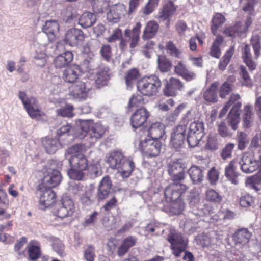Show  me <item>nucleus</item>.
<instances>
[{"mask_svg": "<svg viewBox=\"0 0 261 261\" xmlns=\"http://www.w3.org/2000/svg\"><path fill=\"white\" fill-rule=\"evenodd\" d=\"M207 178L211 185L216 184L219 178V171L216 167L211 168L207 173Z\"/></svg>", "mask_w": 261, "mask_h": 261, "instance_id": "nucleus-51", "label": "nucleus"}, {"mask_svg": "<svg viewBox=\"0 0 261 261\" xmlns=\"http://www.w3.org/2000/svg\"><path fill=\"white\" fill-rule=\"evenodd\" d=\"M109 69L107 67L102 66L99 67L97 74L95 84L97 88H100L107 84L110 79L109 74Z\"/></svg>", "mask_w": 261, "mask_h": 261, "instance_id": "nucleus-26", "label": "nucleus"}, {"mask_svg": "<svg viewBox=\"0 0 261 261\" xmlns=\"http://www.w3.org/2000/svg\"><path fill=\"white\" fill-rule=\"evenodd\" d=\"M80 67L76 64L66 65V82L75 83L79 75Z\"/></svg>", "mask_w": 261, "mask_h": 261, "instance_id": "nucleus-36", "label": "nucleus"}, {"mask_svg": "<svg viewBox=\"0 0 261 261\" xmlns=\"http://www.w3.org/2000/svg\"><path fill=\"white\" fill-rule=\"evenodd\" d=\"M119 169H118L121 175L124 178L128 177L135 168V164L131 160L124 157V160L120 164Z\"/></svg>", "mask_w": 261, "mask_h": 261, "instance_id": "nucleus-31", "label": "nucleus"}, {"mask_svg": "<svg viewBox=\"0 0 261 261\" xmlns=\"http://www.w3.org/2000/svg\"><path fill=\"white\" fill-rule=\"evenodd\" d=\"M110 0H92L91 5L95 13H102L107 10L109 6Z\"/></svg>", "mask_w": 261, "mask_h": 261, "instance_id": "nucleus-42", "label": "nucleus"}, {"mask_svg": "<svg viewBox=\"0 0 261 261\" xmlns=\"http://www.w3.org/2000/svg\"><path fill=\"white\" fill-rule=\"evenodd\" d=\"M186 125L185 124L178 125L171 137L170 144L176 150L180 148L184 145L185 141Z\"/></svg>", "mask_w": 261, "mask_h": 261, "instance_id": "nucleus-13", "label": "nucleus"}, {"mask_svg": "<svg viewBox=\"0 0 261 261\" xmlns=\"http://www.w3.org/2000/svg\"><path fill=\"white\" fill-rule=\"evenodd\" d=\"M145 104V99L143 95L140 94H134L129 98L127 109L128 111H132L135 108H143Z\"/></svg>", "mask_w": 261, "mask_h": 261, "instance_id": "nucleus-39", "label": "nucleus"}, {"mask_svg": "<svg viewBox=\"0 0 261 261\" xmlns=\"http://www.w3.org/2000/svg\"><path fill=\"white\" fill-rule=\"evenodd\" d=\"M205 199L207 201L220 204L222 201V196L216 190L208 189L205 192Z\"/></svg>", "mask_w": 261, "mask_h": 261, "instance_id": "nucleus-40", "label": "nucleus"}, {"mask_svg": "<svg viewBox=\"0 0 261 261\" xmlns=\"http://www.w3.org/2000/svg\"><path fill=\"white\" fill-rule=\"evenodd\" d=\"M37 195L39 197V207L44 210L51 206L56 199V194L51 189L37 187Z\"/></svg>", "mask_w": 261, "mask_h": 261, "instance_id": "nucleus-10", "label": "nucleus"}, {"mask_svg": "<svg viewBox=\"0 0 261 261\" xmlns=\"http://www.w3.org/2000/svg\"><path fill=\"white\" fill-rule=\"evenodd\" d=\"M150 116V113L145 108L137 109L132 115L130 123L134 130L144 126Z\"/></svg>", "mask_w": 261, "mask_h": 261, "instance_id": "nucleus-12", "label": "nucleus"}, {"mask_svg": "<svg viewBox=\"0 0 261 261\" xmlns=\"http://www.w3.org/2000/svg\"><path fill=\"white\" fill-rule=\"evenodd\" d=\"M166 49L171 56L178 58L180 57L181 51L176 47L173 42L170 41L167 42Z\"/></svg>", "mask_w": 261, "mask_h": 261, "instance_id": "nucleus-55", "label": "nucleus"}, {"mask_svg": "<svg viewBox=\"0 0 261 261\" xmlns=\"http://www.w3.org/2000/svg\"><path fill=\"white\" fill-rule=\"evenodd\" d=\"M251 236L252 233L247 228H242L235 231L232 240L236 244L244 246L249 243Z\"/></svg>", "mask_w": 261, "mask_h": 261, "instance_id": "nucleus-20", "label": "nucleus"}, {"mask_svg": "<svg viewBox=\"0 0 261 261\" xmlns=\"http://www.w3.org/2000/svg\"><path fill=\"white\" fill-rule=\"evenodd\" d=\"M237 140L238 142V149L240 150H244L249 143L247 135L243 132H238Z\"/></svg>", "mask_w": 261, "mask_h": 261, "instance_id": "nucleus-48", "label": "nucleus"}, {"mask_svg": "<svg viewBox=\"0 0 261 261\" xmlns=\"http://www.w3.org/2000/svg\"><path fill=\"white\" fill-rule=\"evenodd\" d=\"M171 244V249L173 254L177 257H180L181 254L185 252L183 259L187 261H194V257L189 251H185L188 246V241L184 240L181 234L171 232L167 239Z\"/></svg>", "mask_w": 261, "mask_h": 261, "instance_id": "nucleus-3", "label": "nucleus"}, {"mask_svg": "<svg viewBox=\"0 0 261 261\" xmlns=\"http://www.w3.org/2000/svg\"><path fill=\"white\" fill-rule=\"evenodd\" d=\"M237 162L236 160L231 161L225 168V176L226 178L234 185L238 184V177L240 173L237 171Z\"/></svg>", "mask_w": 261, "mask_h": 261, "instance_id": "nucleus-21", "label": "nucleus"}, {"mask_svg": "<svg viewBox=\"0 0 261 261\" xmlns=\"http://www.w3.org/2000/svg\"><path fill=\"white\" fill-rule=\"evenodd\" d=\"M95 257V248L92 245H89L84 252L85 258L87 261H94Z\"/></svg>", "mask_w": 261, "mask_h": 261, "instance_id": "nucleus-64", "label": "nucleus"}, {"mask_svg": "<svg viewBox=\"0 0 261 261\" xmlns=\"http://www.w3.org/2000/svg\"><path fill=\"white\" fill-rule=\"evenodd\" d=\"M46 55L42 52L37 53L34 56L35 64L40 67H43L46 63Z\"/></svg>", "mask_w": 261, "mask_h": 261, "instance_id": "nucleus-61", "label": "nucleus"}, {"mask_svg": "<svg viewBox=\"0 0 261 261\" xmlns=\"http://www.w3.org/2000/svg\"><path fill=\"white\" fill-rule=\"evenodd\" d=\"M55 167V165L46 166L43 171L44 177L42 182L38 186L52 189L60 184L61 181V174Z\"/></svg>", "mask_w": 261, "mask_h": 261, "instance_id": "nucleus-4", "label": "nucleus"}, {"mask_svg": "<svg viewBox=\"0 0 261 261\" xmlns=\"http://www.w3.org/2000/svg\"><path fill=\"white\" fill-rule=\"evenodd\" d=\"M239 75L241 79V84L242 86L251 87L252 86V80L248 72L246 67L244 66H241L240 67Z\"/></svg>", "mask_w": 261, "mask_h": 261, "instance_id": "nucleus-44", "label": "nucleus"}, {"mask_svg": "<svg viewBox=\"0 0 261 261\" xmlns=\"http://www.w3.org/2000/svg\"><path fill=\"white\" fill-rule=\"evenodd\" d=\"M250 43L254 51L253 57L249 45L246 44L242 49V59L243 62L248 67L249 71H252L256 68V63L254 60H256L260 56L261 50L260 38L257 35H253L250 40Z\"/></svg>", "mask_w": 261, "mask_h": 261, "instance_id": "nucleus-1", "label": "nucleus"}, {"mask_svg": "<svg viewBox=\"0 0 261 261\" xmlns=\"http://www.w3.org/2000/svg\"><path fill=\"white\" fill-rule=\"evenodd\" d=\"M91 89L90 84L81 81L75 82L68 87L69 95L74 99L85 100Z\"/></svg>", "mask_w": 261, "mask_h": 261, "instance_id": "nucleus-8", "label": "nucleus"}, {"mask_svg": "<svg viewBox=\"0 0 261 261\" xmlns=\"http://www.w3.org/2000/svg\"><path fill=\"white\" fill-rule=\"evenodd\" d=\"M140 76L139 71L137 68H132L128 70L125 76V83L127 86L131 85Z\"/></svg>", "mask_w": 261, "mask_h": 261, "instance_id": "nucleus-45", "label": "nucleus"}, {"mask_svg": "<svg viewBox=\"0 0 261 261\" xmlns=\"http://www.w3.org/2000/svg\"><path fill=\"white\" fill-rule=\"evenodd\" d=\"M233 84L229 82L227 79L220 87L219 89V96L221 98H224L232 90Z\"/></svg>", "mask_w": 261, "mask_h": 261, "instance_id": "nucleus-50", "label": "nucleus"}, {"mask_svg": "<svg viewBox=\"0 0 261 261\" xmlns=\"http://www.w3.org/2000/svg\"><path fill=\"white\" fill-rule=\"evenodd\" d=\"M223 37L220 35L216 36V39L210 47V55L211 56L218 59L221 55L220 46L223 42Z\"/></svg>", "mask_w": 261, "mask_h": 261, "instance_id": "nucleus-34", "label": "nucleus"}, {"mask_svg": "<svg viewBox=\"0 0 261 261\" xmlns=\"http://www.w3.org/2000/svg\"><path fill=\"white\" fill-rule=\"evenodd\" d=\"M112 187L111 178L108 175L104 176L99 183L96 194V199L98 201H102L108 197Z\"/></svg>", "mask_w": 261, "mask_h": 261, "instance_id": "nucleus-16", "label": "nucleus"}, {"mask_svg": "<svg viewBox=\"0 0 261 261\" xmlns=\"http://www.w3.org/2000/svg\"><path fill=\"white\" fill-rule=\"evenodd\" d=\"M171 66V61L165 56L159 55L158 56V67L161 71L167 72L170 70Z\"/></svg>", "mask_w": 261, "mask_h": 261, "instance_id": "nucleus-43", "label": "nucleus"}, {"mask_svg": "<svg viewBox=\"0 0 261 261\" xmlns=\"http://www.w3.org/2000/svg\"><path fill=\"white\" fill-rule=\"evenodd\" d=\"M137 241V238L132 236L125 238L118 248L117 255L119 256H124L131 247L136 245Z\"/></svg>", "mask_w": 261, "mask_h": 261, "instance_id": "nucleus-25", "label": "nucleus"}, {"mask_svg": "<svg viewBox=\"0 0 261 261\" xmlns=\"http://www.w3.org/2000/svg\"><path fill=\"white\" fill-rule=\"evenodd\" d=\"M173 202L171 209L172 212L175 215L180 214L184 210L185 204L181 199H179L176 201H171Z\"/></svg>", "mask_w": 261, "mask_h": 261, "instance_id": "nucleus-59", "label": "nucleus"}, {"mask_svg": "<svg viewBox=\"0 0 261 261\" xmlns=\"http://www.w3.org/2000/svg\"><path fill=\"white\" fill-rule=\"evenodd\" d=\"M225 17L221 13H216L213 17L211 30L214 35H216L218 29L225 21Z\"/></svg>", "mask_w": 261, "mask_h": 261, "instance_id": "nucleus-41", "label": "nucleus"}, {"mask_svg": "<svg viewBox=\"0 0 261 261\" xmlns=\"http://www.w3.org/2000/svg\"><path fill=\"white\" fill-rule=\"evenodd\" d=\"M252 115L253 113L251 110V106L249 105H246L244 107L243 119L245 125L247 126H248L251 122Z\"/></svg>", "mask_w": 261, "mask_h": 261, "instance_id": "nucleus-57", "label": "nucleus"}, {"mask_svg": "<svg viewBox=\"0 0 261 261\" xmlns=\"http://www.w3.org/2000/svg\"><path fill=\"white\" fill-rule=\"evenodd\" d=\"M84 170L74 168L70 166V169L68 170L67 174L69 177L72 179L76 180H82L84 176Z\"/></svg>", "mask_w": 261, "mask_h": 261, "instance_id": "nucleus-49", "label": "nucleus"}, {"mask_svg": "<svg viewBox=\"0 0 261 261\" xmlns=\"http://www.w3.org/2000/svg\"><path fill=\"white\" fill-rule=\"evenodd\" d=\"M28 253L30 259L35 260L40 255V248L38 246L30 243L28 245Z\"/></svg>", "mask_w": 261, "mask_h": 261, "instance_id": "nucleus-52", "label": "nucleus"}, {"mask_svg": "<svg viewBox=\"0 0 261 261\" xmlns=\"http://www.w3.org/2000/svg\"><path fill=\"white\" fill-rule=\"evenodd\" d=\"M219 83L218 82L213 83L211 86L204 92V99L211 103H215L217 101V90Z\"/></svg>", "mask_w": 261, "mask_h": 261, "instance_id": "nucleus-32", "label": "nucleus"}, {"mask_svg": "<svg viewBox=\"0 0 261 261\" xmlns=\"http://www.w3.org/2000/svg\"><path fill=\"white\" fill-rule=\"evenodd\" d=\"M176 10V6L171 0L167 1L163 7L162 11L159 12L158 18L160 20H167V26L168 27L170 23V17L172 16Z\"/></svg>", "mask_w": 261, "mask_h": 261, "instance_id": "nucleus-19", "label": "nucleus"}, {"mask_svg": "<svg viewBox=\"0 0 261 261\" xmlns=\"http://www.w3.org/2000/svg\"><path fill=\"white\" fill-rule=\"evenodd\" d=\"M162 143L158 140L145 138L141 140L139 148L142 153L148 157H156L159 155L162 148Z\"/></svg>", "mask_w": 261, "mask_h": 261, "instance_id": "nucleus-6", "label": "nucleus"}, {"mask_svg": "<svg viewBox=\"0 0 261 261\" xmlns=\"http://www.w3.org/2000/svg\"><path fill=\"white\" fill-rule=\"evenodd\" d=\"M42 30L49 42L55 41L60 37L59 25L55 20L46 21L45 24L42 27Z\"/></svg>", "mask_w": 261, "mask_h": 261, "instance_id": "nucleus-15", "label": "nucleus"}, {"mask_svg": "<svg viewBox=\"0 0 261 261\" xmlns=\"http://www.w3.org/2000/svg\"><path fill=\"white\" fill-rule=\"evenodd\" d=\"M158 30V24L156 22L154 21H148L143 31L142 38L144 40L152 38L155 35Z\"/></svg>", "mask_w": 261, "mask_h": 261, "instance_id": "nucleus-37", "label": "nucleus"}, {"mask_svg": "<svg viewBox=\"0 0 261 261\" xmlns=\"http://www.w3.org/2000/svg\"><path fill=\"white\" fill-rule=\"evenodd\" d=\"M188 133L193 134V135H200L203 136L204 127L203 123L199 121H194L191 123L189 126Z\"/></svg>", "mask_w": 261, "mask_h": 261, "instance_id": "nucleus-46", "label": "nucleus"}, {"mask_svg": "<svg viewBox=\"0 0 261 261\" xmlns=\"http://www.w3.org/2000/svg\"><path fill=\"white\" fill-rule=\"evenodd\" d=\"M165 132L164 125L159 122L151 124L148 130L149 138L155 140L162 138Z\"/></svg>", "mask_w": 261, "mask_h": 261, "instance_id": "nucleus-29", "label": "nucleus"}, {"mask_svg": "<svg viewBox=\"0 0 261 261\" xmlns=\"http://www.w3.org/2000/svg\"><path fill=\"white\" fill-rule=\"evenodd\" d=\"M259 168V162L254 160L253 156L250 153H245L242 158L241 169L246 173H250Z\"/></svg>", "mask_w": 261, "mask_h": 261, "instance_id": "nucleus-14", "label": "nucleus"}, {"mask_svg": "<svg viewBox=\"0 0 261 261\" xmlns=\"http://www.w3.org/2000/svg\"><path fill=\"white\" fill-rule=\"evenodd\" d=\"M234 51V48L233 46H231L226 50L220 60L218 65V69L220 70L223 71L225 70L226 67L229 63L232 56L233 55Z\"/></svg>", "mask_w": 261, "mask_h": 261, "instance_id": "nucleus-38", "label": "nucleus"}, {"mask_svg": "<svg viewBox=\"0 0 261 261\" xmlns=\"http://www.w3.org/2000/svg\"><path fill=\"white\" fill-rule=\"evenodd\" d=\"M19 98L27 112L28 115L33 119H36L41 115L37 100L33 97L28 96L23 91H20L18 94Z\"/></svg>", "mask_w": 261, "mask_h": 261, "instance_id": "nucleus-5", "label": "nucleus"}, {"mask_svg": "<svg viewBox=\"0 0 261 261\" xmlns=\"http://www.w3.org/2000/svg\"><path fill=\"white\" fill-rule=\"evenodd\" d=\"M70 166L82 170H86L88 167V162L86 158L82 154L72 155L69 159Z\"/></svg>", "mask_w": 261, "mask_h": 261, "instance_id": "nucleus-27", "label": "nucleus"}, {"mask_svg": "<svg viewBox=\"0 0 261 261\" xmlns=\"http://www.w3.org/2000/svg\"><path fill=\"white\" fill-rule=\"evenodd\" d=\"M100 53L101 57L107 61H109L112 57V48L110 45L104 44L102 46Z\"/></svg>", "mask_w": 261, "mask_h": 261, "instance_id": "nucleus-58", "label": "nucleus"}, {"mask_svg": "<svg viewBox=\"0 0 261 261\" xmlns=\"http://www.w3.org/2000/svg\"><path fill=\"white\" fill-rule=\"evenodd\" d=\"M183 86V83L179 79L171 77L163 90L164 94L167 96H175L176 95V91L181 90Z\"/></svg>", "mask_w": 261, "mask_h": 261, "instance_id": "nucleus-18", "label": "nucleus"}, {"mask_svg": "<svg viewBox=\"0 0 261 261\" xmlns=\"http://www.w3.org/2000/svg\"><path fill=\"white\" fill-rule=\"evenodd\" d=\"M124 160V156L119 151L111 152L108 157L107 162L112 169H118L120 168V164Z\"/></svg>", "mask_w": 261, "mask_h": 261, "instance_id": "nucleus-28", "label": "nucleus"}, {"mask_svg": "<svg viewBox=\"0 0 261 261\" xmlns=\"http://www.w3.org/2000/svg\"><path fill=\"white\" fill-rule=\"evenodd\" d=\"M218 143L216 135L210 134L205 145V148L210 150H215L218 149Z\"/></svg>", "mask_w": 261, "mask_h": 261, "instance_id": "nucleus-53", "label": "nucleus"}, {"mask_svg": "<svg viewBox=\"0 0 261 261\" xmlns=\"http://www.w3.org/2000/svg\"><path fill=\"white\" fill-rule=\"evenodd\" d=\"M242 106L241 102L233 106L227 117L228 124L233 130H236L240 121V109Z\"/></svg>", "mask_w": 261, "mask_h": 261, "instance_id": "nucleus-22", "label": "nucleus"}, {"mask_svg": "<svg viewBox=\"0 0 261 261\" xmlns=\"http://www.w3.org/2000/svg\"><path fill=\"white\" fill-rule=\"evenodd\" d=\"M162 84L155 75L144 76L139 80L137 84L138 91L143 96H155L160 91Z\"/></svg>", "mask_w": 261, "mask_h": 261, "instance_id": "nucleus-2", "label": "nucleus"}, {"mask_svg": "<svg viewBox=\"0 0 261 261\" xmlns=\"http://www.w3.org/2000/svg\"><path fill=\"white\" fill-rule=\"evenodd\" d=\"M123 36L122 30L120 28H116L113 31L112 34L106 40L108 43H112L119 40Z\"/></svg>", "mask_w": 261, "mask_h": 261, "instance_id": "nucleus-56", "label": "nucleus"}, {"mask_svg": "<svg viewBox=\"0 0 261 261\" xmlns=\"http://www.w3.org/2000/svg\"><path fill=\"white\" fill-rule=\"evenodd\" d=\"M203 136L200 135L193 134L188 133L187 135V142L189 146L194 147L198 145L199 141L201 140Z\"/></svg>", "mask_w": 261, "mask_h": 261, "instance_id": "nucleus-54", "label": "nucleus"}, {"mask_svg": "<svg viewBox=\"0 0 261 261\" xmlns=\"http://www.w3.org/2000/svg\"><path fill=\"white\" fill-rule=\"evenodd\" d=\"M117 8H114L110 10L107 13L108 20L112 23H116L120 19V14L117 12Z\"/></svg>", "mask_w": 261, "mask_h": 261, "instance_id": "nucleus-60", "label": "nucleus"}, {"mask_svg": "<svg viewBox=\"0 0 261 261\" xmlns=\"http://www.w3.org/2000/svg\"><path fill=\"white\" fill-rule=\"evenodd\" d=\"M239 204L242 207H248L254 203V198L249 194L245 193L239 198Z\"/></svg>", "mask_w": 261, "mask_h": 261, "instance_id": "nucleus-47", "label": "nucleus"}, {"mask_svg": "<svg viewBox=\"0 0 261 261\" xmlns=\"http://www.w3.org/2000/svg\"><path fill=\"white\" fill-rule=\"evenodd\" d=\"M42 143L48 154L54 153L61 145V142L57 139L46 137L42 140Z\"/></svg>", "mask_w": 261, "mask_h": 261, "instance_id": "nucleus-30", "label": "nucleus"}, {"mask_svg": "<svg viewBox=\"0 0 261 261\" xmlns=\"http://www.w3.org/2000/svg\"><path fill=\"white\" fill-rule=\"evenodd\" d=\"M234 147L233 143H229L227 144L223 149L221 155L223 159H226L231 156L232 151Z\"/></svg>", "mask_w": 261, "mask_h": 261, "instance_id": "nucleus-62", "label": "nucleus"}, {"mask_svg": "<svg viewBox=\"0 0 261 261\" xmlns=\"http://www.w3.org/2000/svg\"><path fill=\"white\" fill-rule=\"evenodd\" d=\"M81 130L85 133L89 132L91 137L95 140L101 138L106 132L105 127L100 123H93L86 120L81 123Z\"/></svg>", "mask_w": 261, "mask_h": 261, "instance_id": "nucleus-11", "label": "nucleus"}, {"mask_svg": "<svg viewBox=\"0 0 261 261\" xmlns=\"http://www.w3.org/2000/svg\"><path fill=\"white\" fill-rule=\"evenodd\" d=\"M85 38L83 31L80 29L72 28L66 32V44L75 46L82 43Z\"/></svg>", "mask_w": 261, "mask_h": 261, "instance_id": "nucleus-17", "label": "nucleus"}, {"mask_svg": "<svg viewBox=\"0 0 261 261\" xmlns=\"http://www.w3.org/2000/svg\"><path fill=\"white\" fill-rule=\"evenodd\" d=\"M185 164L180 159L171 160L168 165V174L172 181H183L186 177Z\"/></svg>", "mask_w": 261, "mask_h": 261, "instance_id": "nucleus-7", "label": "nucleus"}, {"mask_svg": "<svg viewBox=\"0 0 261 261\" xmlns=\"http://www.w3.org/2000/svg\"><path fill=\"white\" fill-rule=\"evenodd\" d=\"M98 213L96 211H94L92 214L86 217L83 222V226L84 227H88L91 225H93L96 222Z\"/></svg>", "mask_w": 261, "mask_h": 261, "instance_id": "nucleus-63", "label": "nucleus"}, {"mask_svg": "<svg viewBox=\"0 0 261 261\" xmlns=\"http://www.w3.org/2000/svg\"><path fill=\"white\" fill-rule=\"evenodd\" d=\"M174 72L187 82L191 81L196 77L195 73L189 71L182 61H179L174 66Z\"/></svg>", "mask_w": 261, "mask_h": 261, "instance_id": "nucleus-23", "label": "nucleus"}, {"mask_svg": "<svg viewBox=\"0 0 261 261\" xmlns=\"http://www.w3.org/2000/svg\"><path fill=\"white\" fill-rule=\"evenodd\" d=\"M95 15L91 12H85L81 16L79 23L84 28L91 27L96 21Z\"/></svg>", "mask_w": 261, "mask_h": 261, "instance_id": "nucleus-35", "label": "nucleus"}, {"mask_svg": "<svg viewBox=\"0 0 261 261\" xmlns=\"http://www.w3.org/2000/svg\"><path fill=\"white\" fill-rule=\"evenodd\" d=\"M141 28L140 22H137L132 30L126 29L125 30L124 34L127 37H129L130 40L129 46L131 48L135 47L138 44L140 39V33Z\"/></svg>", "mask_w": 261, "mask_h": 261, "instance_id": "nucleus-24", "label": "nucleus"}, {"mask_svg": "<svg viewBox=\"0 0 261 261\" xmlns=\"http://www.w3.org/2000/svg\"><path fill=\"white\" fill-rule=\"evenodd\" d=\"M187 190V187L182 181H173L165 190V196L167 200L176 201L180 199V197Z\"/></svg>", "mask_w": 261, "mask_h": 261, "instance_id": "nucleus-9", "label": "nucleus"}, {"mask_svg": "<svg viewBox=\"0 0 261 261\" xmlns=\"http://www.w3.org/2000/svg\"><path fill=\"white\" fill-rule=\"evenodd\" d=\"M188 172L193 184L200 183L203 180V170L199 167L193 165L189 169Z\"/></svg>", "mask_w": 261, "mask_h": 261, "instance_id": "nucleus-33", "label": "nucleus"}]
</instances>
